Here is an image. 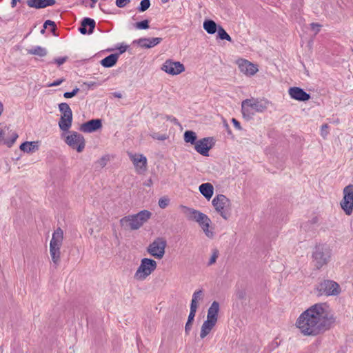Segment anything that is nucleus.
Returning <instances> with one entry per match:
<instances>
[{
	"label": "nucleus",
	"instance_id": "obj_1",
	"mask_svg": "<svg viewBox=\"0 0 353 353\" xmlns=\"http://www.w3.org/2000/svg\"><path fill=\"white\" fill-rule=\"evenodd\" d=\"M335 317L325 303H316L302 312L296 326L304 336H316L331 329Z\"/></svg>",
	"mask_w": 353,
	"mask_h": 353
},
{
	"label": "nucleus",
	"instance_id": "obj_2",
	"mask_svg": "<svg viewBox=\"0 0 353 353\" xmlns=\"http://www.w3.org/2000/svg\"><path fill=\"white\" fill-rule=\"evenodd\" d=\"M152 213L150 211L143 210L135 214L121 218L119 223L125 230H137L141 228L150 219Z\"/></svg>",
	"mask_w": 353,
	"mask_h": 353
},
{
	"label": "nucleus",
	"instance_id": "obj_3",
	"mask_svg": "<svg viewBox=\"0 0 353 353\" xmlns=\"http://www.w3.org/2000/svg\"><path fill=\"white\" fill-rule=\"evenodd\" d=\"M268 101L259 99H246L241 102V112L243 117L249 120L256 112H263L268 108Z\"/></svg>",
	"mask_w": 353,
	"mask_h": 353
},
{
	"label": "nucleus",
	"instance_id": "obj_4",
	"mask_svg": "<svg viewBox=\"0 0 353 353\" xmlns=\"http://www.w3.org/2000/svg\"><path fill=\"white\" fill-rule=\"evenodd\" d=\"M63 239V230L58 228L52 234L50 243V254L54 265L57 267L60 262V249Z\"/></svg>",
	"mask_w": 353,
	"mask_h": 353
},
{
	"label": "nucleus",
	"instance_id": "obj_5",
	"mask_svg": "<svg viewBox=\"0 0 353 353\" xmlns=\"http://www.w3.org/2000/svg\"><path fill=\"white\" fill-rule=\"evenodd\" d=\"M332 251L329 246L324 244L316 245L312 253V262L317 269L327 265L330 260Z\"/></svg>",
	"mask_w": 353,
	"mask_h": 353
},
{
	"label": "nucleus",
	"instance_id": "obj_6",
	"mask_svg": "<svg viewBox=\"0 0 353 353\" xmlns=\"http://www.w3.org/2000/svg\"><path fill=\"white\" fill-rule=\"evenodd\" d=\"M157 268L156 261L149 258L141 260L139 266L134 274V279L139 281H145Z\"/></svg>",
	"mask_w": 353,
	"mask_h": 353
},
{
	"label": "nucleus",
	"instance_id": "obj_7",
	"mask_svg": "<svg viewBox=\"0 0 353 353\" xmlns=\"http://www.w3.org/2000/svg\"><path fill=\"white\" fill-rule=\"evenodd\" d=\"M190 212L189 219L194 220L199 223L203 232L208 238H212L214 233L209 230L211 223L210 219L205 214L192 208H187Z\"/></svg>",
	"mask_w": 353,
	"mask_h": 353
},
{
	"label": "nucleus",
	"instance_id": "obj_8",
	"mask_svg": "<svg viewBox=\"0 0 353 353\" xmlns=\"http://www.w3.org/2000/svg\"><path fill=\"white\" fill-rule=\"evenodd\" d=\"M315 290L318 296H336L341 293V288L338 283L329 279L319 282Z\"/></svg>",
	"mask_w": 353,
	"mask_h": 353
},
{
	"label": "nucleus",
	"instance_id": "obj_9",
	"mask_svg": "<svg viewBox=\"0 0 353 353\" xmlns=\"http://www.w3.org/2000/svg\"><path fill=\"white\" fill-rule=\"evenodd\" d=\"M216 211L224 219H228L231 210V202L223 194L216 195L212 201Z\"/></svg>",
	"mask_w": 353,
	"mask_h": 353
},
{
	"label": "nucleus",
	"instance_id": "obj_10",
	"mask_svg": "<svg viewBox=\"0 0 353 353\" xmlns=\"http://www.w3.org/2000/svg\"><path fill=\"white\" fill-rule=\"evenodd\" d=\"M68 132L69 134L64 139L65 143L78 152H83L85 147V141L83 136L76 131H69Z\"/></svg>",
	"mask_w": 353,
	"mask_h": 353
},
{
	"label": "nucleus",
	"instance_id": "obj_11",
	"mask_svg": "<svg viewBox=\"0 0 353 353\" xmlns=\"http://www.w3.org/2000/svg\"><path fill=\"white\" fill-rule=\"evenodd\" d=\"M343 197L340 203L341 208L346 215H351L353 212V185L349 184L343 190Z\"/></svg>",
	"mask_w": 353,
	"mask_h": 353
},
{
	"label": "nucleus",
	"instance_id": "obj_12",
	"mask_svg": "<svg viewBox=\"0 0 353 353\" xmlns=\"http://www.w3.org/2000/svg\"><path fill=\"white\" fill-rule=\"evenodd\" d=\"M166 241L163 238H157L147 248V252L156 259H161L165 254Z\"/></svg>",
	"mask_w": 353,
	"mask_h": 353
},
{
	"label": "nucleus",
	"instance_id": "obj_13",
	"mask_svg": "<svg viewBox=\"0 0 353 353\" xmlns=\"http://www.w3.org/2000/svg\"><path fill=\"white\" fill-rule=\"evenodd\" d=\"M161 70L169 74L177 75L185 70V67L179 61L168 59L162 65Z\"/></svg>",
	"mask_w": 353,
	"mask_h": 353
},
{
	"label": "nucleus",
	"instance_id": "obj_14",
	"mask_svg": "<svg viewBox=\"0 0 353 353\" xmlns=\"http://www.w3.org/2000/svg\"><path fill=\"white\" fill-rule=\"evenodd\" d=\"M213 138L205 137L197 141L194 145L195 150L204 157L209 156V151L213 146Z\"/></svg>",
	"mask_w": 353,
	"mask_h": 353
},
{
	"label": "nucleus",
	"instance_id": "obj_15",
	"mask_svg": "<svg viewBox=\"0 0 353 353\" xmlns=\"http://www.w3.org/2000/svg\"><path fill=\"white\" fill-rule=\"evenodd\" d=\"M102 127V123L101 120L97 119H92L87 122H85L82 123L79 130L81 132H85V133H91L93 132L97 131V130L100 129Z\"/></svg>",
	"mask_w": 353,
	"mask_h": 353
},
{
	"label": "nucleus",
	"instance_id": "obj_16",
	"mask_svg": "<svg viewBox=\"0 0 353 353\" xmlns=\"http://www.w3.org/2000/svg\"><path fill=\"white\" fill-rule=\"evenodd\" d=\"M129 157L137 172L145 171L147 167V158L139 154H130Z\"/></svg>",
	"mask_w": 353,
	"mask_h": 353
},
{
	"label": "nucleus",
	"instance_id": "obj_17",
	"mask_svg": "<svg viewBox=\"0 0 353 353\" xmlns=\"http://www.w3.org/2000/svg\"><path fill=\"white\" fill-rule=\"evenodd\" d=\"M240 71L247 76L254 75L258 71L257 66L245 59L238 61Z\"/></svg>",
	"mask_w": 353,
	"mask_h": 353
},
{
	"label": "nucleus",
	"instance_id": "obj_18",
	"mask_svg": "<svg viewBox=\"0 0 353 353\" xmlns=\"http://www.w3.org/2000/svg\"><path fill=\"white\" fill-rule=\"evenodd\" d=\"M162 41V38L153 37V38H140L133 41L134 43H137L139 47L142 48H151Z\"/></svg>",
	"mask_w": 353,
	"mask_h": 353
},
{
	"label": "nucleus",
	"instance_id": "obj_19",
	"mask_svg": "<svg viewBox=\"0 0 353 353\" xmlns=\"http://www.w3.org/2000/svg\"><path fill=\"white\" fill-rule=\"evenodd\" d=\"M288 92L292 99L299 101H306L310 99V94L299 87L290 88Z\"/></svg>",
	"mask_w": 353,
	"mask_h": 353
},
{
	"label": "nucleus",
	"instance_id": "obj_20",
	"mask_svg": "<svg viewBox=\"0 0 353 353\" xmlns=\"http://www.w3.org/2000/svg\"><path fill=\"white\" fill-rule=\"evenodd\" d=\"M96 23L94 19L85 17L81 21V26L79 28V31L82 34H90L93 32Z\"/></svg>",
	"mask_w": 353,
	"mask_h": 353
},
{
	"label": "nucleus",
	"instance_id": "obj_21",
	"mask_svg": "<svg viewBox=\"0 0 353 353\" xmlns=\"http://www.w3.org/2000/svg\"><path fill=\"white\" fill-rule=\"evenodd\" d=\"M26 3L30 8L41 9L52 6L56 3V1L55 0H27Z\"/></svg>",
	"mask_w": 353,
	"mask_h": 353
},
{
	"label": "nucleus",
	"instance_id": "obj_22",
	"mask_svg": "<svg viewBox=\"0 0 353 353\" xmlns=\"http://www.w3.org/2000/svg\"><path fill=\"white\" fill-rule=\"evenodd\" d=\"M219 309V303L216 301H213L208 310L206 320L216 323L218 321V314Z\"/></svg>",
	"mask_w": 353,
	"mask_h": 353
},
{
	"label": "nucleus",
	"instance_id": "obj_23",
	"mask_svg": "<svg viewBox=\"0 0 353 353\" xmlns=\"http://www.w3.org/2000/svg\"><path fill=\"white\" fill-rule=\"evenodd\" d=\"M199 190L201 194L208 200H210L214 193V187L210 183H202L199 185Z\"/></svg>",
	"mask_w": 353,
	"mask_h": 353
},
{
	"label": "nucleus",
	"instance_id": "obj_24",
	"mask_svg": "<svg viewBox=\"0 0 353 353\" xmlns=\"http://www.w3.org/2000/svg\"><path fill=\"white\" fill-rule=\"evenodd\" d=\"M118 59L119 54H111L103 59L100 63L104 68H111L117 63Z\"/></svg>",
	"mask_w": 353,
	"mask_h": 353
},
{
	"label": "nucleus",
	"instance_id": "obj_25",
	"mask_svg": "<svg viewBox=\"0 0 353 353\" xmlns=\"http://www.w3.org/2000/svg\"><path fill=\"white\" fill-rule=\"evenodd\" d=\"M216 323L205 320L201 328V332H200V337L201 339H204L205 336H207L213 327L215 326Z\"/></svg>",
	"mask_w": 353,
	"mask_h": 353
},
{
	"label": "nucleus",
	"instance_id": "obj_26",
	"mask_svg": "<svg viewBox=\"0 0 353 353\" xmlns=\"http://www.w3.org/2000/svg\"><path fill=\"white\" fill-rule=\"evenodd\" d=\"M72 118L70 117H61L58 125L60 128L63 132H69L70 128L72 126Z\"/></svg>",
	"mask_w": 353,
	"mask_h": 353
},
{
	"label": "nucleus",
	"instance_id": "obj_27",
	"mask_svg": "<svg viewBox=\"0 0 353 353\" xmlns=\"http://www.w3.org/2000/svg\"><path fill=\"white\" fill-rule=\"evenodd\" d=\"M27 52L29 54H32V55H36V56H38L40 57H43L47 55L48 50L46 48H43V47H41L39 46H33L30 49H28Z\"/></svg>",
	"mask_w": 353,
	"mask_h": 353
},
{
	"label": "nucleus",
	"instance_id": "obj_28",
	"mask_svg": "<svg viewBox=\"0 0 353 353\" xmlns=\"http://www.w3.org/2000/svg\"><path fill=\"white\" fill-rule=\"evenodd\" d=\"M38 144L37 142L35 141H26L21 144L19 148L21 150L25 152H32L37 150H38Z\"/></svg>",
	"mask_w": 353,
	"mask_h": 353
},
{
	"label": "nucleus",
	"instance_id": "obj_29",
	"mask_svg": "<svg viewBox=\"0 0 353 353\" xmlns=\"http://www.w3.org/2000/svg\"><path fill=\"white\" fill-rule=\"evenodd\" d=\"M59 110L61 112V117L72 118V111L67 103H61L59 104Z\"/></svg>",
	"mask_w": 353,
	"mask_h": 353
},
{
	"label": "nucleus",
	"instance_id": "obj_30",
	"mask_svg": "<svg viewBox=\"0 0 353 353\" xmlns=\"http://www.w3.org/2000/svg\"><path fill=\"white\" fill-rule=\"evenodd\" d=\"M204 30L210 34H214L217 31L216 23L212 20H205L203 22Z\"/></svg>",
	"mask_w": 353,
	"mask_h": 353
},
{
	"label": "nucleus",
	"instance_id": "obj_31",
	"mask_svg": "<svg viewBox=\"0 0 353 353\" xmlns=\"http://www.w3.org/2000/svg\"><path fill=\"white\" fill-rule=\"evenodd\" d=\"M184 141L186 143H190L192 145H195L197 142L196 134L192 130H187L184 132Z\"/></svg>",
	"mask_w": 353,
	"mask_h": 353
},
{
	"label": "nucleus",
	"instance_id": "obj_32",
	"mask_svg": "<svg viewBox=\"0 0 353 353\" xmlns=\"http://www.w3.org/2000/svg\"><path fill=\"white\" fill-rule=\"evenodd\" d=\"M9 134L10 135V139H6L7 140H4V144L6 145L8 148H10L18 138V134L16 132L14 131H10Z\"/></svg>",
	"mask_w": 353,
	"mask_h": 353
},
{
	"label": "nucleus",
	"instance_id": "obj_33",
	"mask_svg": "<svg viewBox=\"0 0 353 353\" xmlns=\"http://www.w3.org/2000/svg\"><path fill=\"white\" fill-rule=\"evenodd\" d=\"M218 37L221 40H227L231 41L232 39L230 36L225 32V30L221 27L219 26L217 29Z\"/></svg>",
	"mask_w": 353,
	"mask_h": 353
},
{
	"label": "nucleus",
	"instance_id": "obj_34",
	"mask_svg": "<svg viewBox=\"0 0 353 353\" xmlns=\"http://www.w3.org/2000/svg\"><path fill=\"white\" fill-rule=\"evenodd\" d=\"M202 298H203V291L201 290H199L197 291H195L193 293L192 299L191 304L190 305H194L195 306L198 307L197 301L199 300L202 299Z\"/></svg>",
	"mask_w": 353,
	"mask_h": 353
},
{
	"label": "nucleus",
	"instance_id": "obj_35",
	"mask_svg": "<svg viewBox=\"0 0 353 353\" xmlns=\"http://www.w3.org/2000/svg\"><path fill=\"white\" fill-rule=\"evenodd\" d=\"M134 26L137 29L139 30H145L149 28V21L148 19L137 22L134 24Z\"/></svg>",
	"mask_w": 353,
	"mask_h": 353
},
{
	"label": "nucleus",
	"instance_id": "obj_36",
	"mask_svg": "<svg viewBox=\"0 0 353 353\" xmlns=\"http://www.w3.org/2000/svg\"><path fill=\"white\" fill-rule=\"evenodd\" d=\"M150 6V0H142L140 3L138 10L139 12L147 10Z\"/></svg>",
	"mask_w": 353,
	"mask_h": 353
},
{
	"label": "nucleus",
	"instance_id": "obj_37",
	"mask_svg": "<svg viewBox=\"0 0 353 353\" xmlns=\"http://www.w3.org/2000/svg\"><path fill=\"white\" fill-rule=\"evenodd\" d=\"M197 307H198L195 306L194 305H190V311L188 316V321L192 322L194 321Z\"/></svg>",
	"mask_w": 353,
	"mask_h": 353
},
{
	"label": "nucleus",
	"instance_id": "obj_38",
	"mask_svg": "<svg viewBox=\"0 0 353 353\" xmlns=\"http://www.w3.org/2000/svg\"><path fill=\"white\" fill-rule=\"evenodd\" d=\"M219 256V251L217 249H214L212 250V254L210 259V261L208 262V265H212V264H214L216 261V259L218 258Z\"/></svg>",
	"mask_w": 353,
	"mask_h": 353
},
{
	"label": "nucleus",
	"instance_id": "obj_39",
	"mask_svg": "<svg viewBox=\"0 0 353 353\" xmlns=\"http://www.w3.org/2000/svg\"><path fill=\"white\" fill-rule=\"evenodd\" d=\"M44 29H46L48 26L52 27L51 31L52 32H54L57 29V25L54 21L51 20H46L44 23Z\"/></svg>",
	"mask_w": 353,
	"mask_h": 353
},
{
	"label": "nucleus",
	"instance_id": "obj_40",
	"mask_svg": "<svg viewBox=\"0 0 353 353\" xmlns=\"http://www.w3.org/2000/svg\"><path fill=\"white\" fill-rule=\"evenodd\" d=\"M170 200L166 197L159 199L158 204L161 209L165 208L169 204Z\"/></svg>",
	"mask_w": 353,
	"mask_h": 353
},
{
	"label": "nucleus",
	"instance_id": "obj_41",
	"mask_svg": "<svg viewBox=\"0 0 353 353\" xmlns=\"http://www.w3.org/2000/svg\"><path fill=\"white\" fill-rule=\"evenodd\" d=\"M79 92V88H75L71 92H66L63 94V97L66 99H70L74 97Z\"/></svg>",
	"mask_w": 353,
	"mask_h": 353
},
{
	"label": "nucleus",
	"instance_id": "obj_42",
	"mask_svg": "<svg viewBox=\"0 0 353 353\" xmlns=\"http://www.w3.org/2000/svg\"><path fill=\"white\" fill-rule=\"evenodd\" d=\"M68 60V57H61L55 58L53 61V63L57 64V65L60 66L63 64Z\"/></svg>",
	"mask_w": 353,
	"mask_h": 353
},
{
	"label": "nucleus",
	"instance_id": "obj_43",
	"mask_svg": "<svg viewBox=\"0 0 353 353\" xmlns=\"http://www.w3.org/2000/svg\"><path fill=\"white\" fill-rule=\"evenodd\" d=\"M130 2V0H116L115 3L118 8H123Z\"/></svg>",
	"mask_w": 353,
	"mask_h": 353
},
{
	"label": "nucleus",
	"instance_id": "obj_44",
	"mask_svg": "<svg viewBox=\"0 0 353 353\" xmlns=\"http://www.w3.org/2000/svg\"><path fill=\"white\" fill-rule=\"evenodd\" d=\"M235 296L236 299L243 300L245 297V292L243 290H237L235 292Z\"/></svg>",
	"mask_w": 353,
	"mask_h": 353
},
{
	"label": "nucleus",
	"instance_id": "obj_45",
	"mask_svg": "<svg viewBox=\"0 0 353 353\" xmlns=\"http://www.w3.org/2000/svg\"><path fill=\"white\" fill-rule=\"evenodd\" d=\"M63 81H65V79H63V78L59 79L53 81L52 83H50V84H48V87L58 86V85H61Z\"/></svg>",
	"mask_w": 353,
	"mask_h": 353
},
{
	"label": "nucleus",
	"instance_id": "obj_46",
	"mask_svg": "<svg viewBox=\"0 0 353 353\" xmlns=\"http://www.w3.org/2000/svg\"><path fill=\"white\" fill-rule=\"evenodd\" d=\"M328 128V125L327 124H323L322 126H321V136L323 137H325L327 134H328V132L327 131V129Z\"/></svg>",
	"mask_w": 353,
	"mask_h": 353
},
{
	"label": "nucleus",
	"instance_id": "obj_47",
	"mask_svg": "<svg viewBox=\"0 0 353 353\" xmlns=\"http://www.w3.org/2000/svg\"><path fill=\"white\" fill-rule=\"evenodd\" d=\"M128 48V46H127V45H124L123 43L120 44V46L117 48V49L119 51V55L120 54H122V53L125 52L127 50Z\"/></svg>",
	"mask_w": 353,
	"mask_h": 353
},
{
	"label": "nucleus",
	"instance_id": "obj_48",
	"mask_svg": "<svg viewBox=\"0 0 353 353\" xmlns=\"http://www.w3.org/2000/svg\"><path fill=\"white\" fill-rule=\"evenodd\" d=\"M192 323V322L187 321L185 326V332L186 334H188L190 331L191 330Z\"/></svg>",
	"mask_w": 353,
	"mask_h": 353
},
{
	"label": "nucleus",
	"instance_id": "obj_49",
	"mask_svg": "<svg viewBox=\"0 0 353 353\" xmlns=\"http://www.w3.org/2000/svg\"><path fill=\"white\" fill-rule=\"evenodd\" d=\"M232 122L234 125V126L239 130H241V126L240 123L234 118L232 119Z\"/></svg>",
	"mask_w": 353,
	"mask_h": 353
},
{
	"label": "nucleus",
	"instance_id": "obj_50",
	"mask_svg": "<svg viewBox=\"0 0 353 353\" xmlns=\"http://www.w3.org/2000/svg\"><path fill=\"white\" fill-rule=\"evenodd\" d=\"M21 0H12L10 5L12 8H15L17 2H20Z\"/></svg>",
	"mask_w": 353,
	"mask_h": 353
},
{
	"label": "nucleus",
	"instance_id": "obj_51",
	"mask_svg": "<svg viewBox=\"0 0 353 353\" xmlns=\"http://www.w3.org/2000/svg\"><path fill=\"white\" fill-rule=\"evenodd\" d=\"M153 138L154 139H157L158 140H165V137L164 135H162V136H152Z\"/></svg>",
	"mask_w": 353,
	"mask_h": 353
},
{
	"label": "nucleus",
	"instance_id": "obj_52",
	"mask_svg": "<svg viewBox=\"0 0 353 353\" xmlns=\"http://www.w3.org/2000/svg\"><path fill=\"white\" fill-rule=\"evenodd\" d=\"M311 26H312V28H313V29H314V28H315V27H317V30H316V31H317V32H318V31H319V28L321 27V26H320L319 24L312 23L311 24Z\"/></svg>",
	"mask_w": 353,
	"mask_h": 353
},
{
	"label": "nucleus",
	"instance_id": "obj_53",
	"mask_svg": "<svg viewBox=\"0 0 353 353\" xmlns=\"http://www.w3.org/2000/svg\"><path fill=\"white\" fill-rule=\"evenodd\" d=\"M113 95H114V97H117V98H121L122 97V94L120 92H114Z\"/></svg>",
	"mask_w": 353,
	"mask_h": 353
},
{
	"label": "nucleus",
	"instance_id": "obj_54",
	"mask_svg": "<svg viewBox=\"0 0 353 353\" xmlns=\"http://www.w3.org/2000/svg\"><path fill=\"white\" fill-rule=\"evenodd\" d=\"M152 179H150L149 180H148L147 182H145L144 183V185H147V186H150L152 185Z\"/></svg>",
	"mask_w": 353,
	"mask_h": 353
},
{
	"label": "nucleus",
	"instance_id": "obj_55",
	"mask_svg": "<svg viewBox=\"0 0 353 353\" xmlns=\"http://www.w3.org/2000/svg\"><path fill=\"white\" fill-rule=\"evenodd\" d=\"M92 3L90 4L91 8H94L95 6V4L97 1V0H90Z\"/></svg>",
	"mask_w": 353,
	"mask_h": 353
},
{
	"label": "nucleus",
	"instance_id": "obj_56",
	"mask_svg": "<svg viewBox=\"0 0 353 353\" xmlns=\"http://www.w3.org/2000/svg\"><path fill=\"white\" fill-rule=\"evenodd\" d=\"M3 110V103L0 101V116L1 115Z\"/></svg>",
	"mask_w": 353,
	"mask_h": 353
},
{
	"label": "nucleus",
	"instance_id": "obj_57",
	"mask_svg": "<svg viewBox=\"0 0 353 353\" xmlns=\"http://www.w3.org/2000/svg\"><path fill=\"white\" fill-rule=\"evenodd\" d=\"M100 163L103 166H104L105 165V159L104 158H101V159L100 160Z\"/></svg>",
	"mask_w": 353,
	"mask_h": 353
},
{
	"label": "nucleus",
	"instance_id": "obj_58",
	"mask_svg": "<svg viewBox=\"0 0 353 353\" xmlns=\"http://www.w3.org/2000/svg\"><path fill=\"white\" fill-rule=\"evenodd\" d=\"M171 121H173L174 123H178L177 119L175 117H172Z\"/></svg>",
	"mask_w": 353,
	"mask_h": 353
},
{
	"label": "nucleus",
	"instance_id": "obj_59",
	"mask_svg": "<svg viewBox=\"0 0 353 353\" xmlns=\"http://www.w3.org/2000/svg\"><path fill=\"white\" fill-rule=\"evenodd\" d=\"M45 32H46V29H44V25H43V28H42V29H41V34H44V33H45Z\"/></svg>",
	"mask_w": 353,
	"mask_h": 353
},
{
	"label": "nucleus",
	"instance_id": "obj_60",
	"mask_svg": "<svg viewBox=\"0 0 353 353\" xmlns=\"http://www.w3.org/2000/svg\"><path fill=\"white\" fill-rule=\"evenodd\" d=\"M172 116H167V119H168V120H171V119H172Z\"/></svg>",
	"mask_w": 353,
	"mask_h": 353
},
{
	"label": "nucleus",
	"instance_id": "obj_61",
	"mask_svg": "<svg viewBox=\"0 0 353 353\" xmlns=\"http://www.w3.org/2000/svg\"><path fill=\"white\" fill-rule=\"evenodd\" d=\"M169 0H161L162 3H167Z\"/></svg>",
	"mask_w": 353,
	"mask_h": 353
},
{
	"label": "nucleus",
	"instance_id": "obj_62",
	"mask_svg": "<svg viewBox=\"0 0 353 353\" xmlns=\"http://www.w3.org/2000/svg\"><path fill=\"white\" fill-rule=\"evenodd\" d=\"M316 218H314V219H313V223H316Z\"/></svg>",
	"mask_w": 353,
	"mask_h": 353
},
{
	"label": "nucleus",
	"instance_id": "obj_63",
	"mask_svg": "<svg viewBox=\"0 0 353 353\" xmlns=\"http://www.w3.org/2000/svg\"><path fill=\"white\" fill-rule=\"evenodd\" d=\"M352 51H353V50H352Z\"/></svg>",
	"mask_w": 353,
	"mask_h": 353
}]
</instances>
